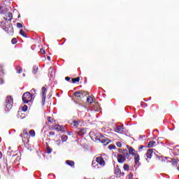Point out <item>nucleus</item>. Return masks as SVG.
<instances>
[{"label":"nucleus","instance_id":"nucleus-13","mask_svg":"<svg viewBox=\"0 0 179 179\" xmlns=\"http://www.w3.org/2000/svg\"><path fill=\"white\" fill-rule=\"evenodd\" d=\"M85 134H86V129H81L79 131H78V135H80V136H82L83 135H85Z\"/></svg>","mask_w":179,"mask_h":179},{"label":"nucleus","instance_id":"nucleus-49","mask_svg":"<svg viewBox=\"0 0 179 179\" xmlns=\"http://www.w3.org/2000/svg\"><path fill=\"white\" fill-rule=\"evenodd\" d=\"M0 9H1V7H0Z\"/></svg>","mask_w":179,"mask_h":179},{"label":"nucleus","instance_id":"nucleus-14","mask_svg":"<svg viewBox=\"0 0 179 179\" xmlns=\"http://www.w3.org/2000/svg\"><path fill=\"white\" fill-rule=\"evenodd\" d=\"M66 164H68L69 166H71V167L72 166H75V162L71 160H66Z\"/></svg>","mask_w":179,"mask_h":179},{"label":"nucleus","instance_id":"nucleus-18","mask_svg":"<svg viewBox=\"0 0 179 179\" xmlns=\"http://www.w3.org/2000/svg\"><path fill=\"white\" fill-rule=\"evenodd\" d=\"M87 102L89 104H92V103H93V98L92 96H88L87 99Z\"/></svg>","mask_w":179,"mask_h":179},{"label":"nucleus","instance_id":"nucleus-38","mask_svg":"<svg viewBox=\"0 0 179 179\" xmlns=\"http://www.w3.org/2000/svg\"><path fill=\"white\" fill-rule=\"evenodd\" d=\"M65 79L66 80H67V82H69V80H71V78L69 77H66Z\"/></svg>","mask_w":179,"mask_h":179},{"label":"nucleus","instance_id":"nucleus-45","mask_svg":"<svg viewBox=\"0 0 179 179\" xmlns=\"http://www.w3.org/2000/svg\"><path fill=\"white\" fill-rule=\"evenodd\" d=\"M33 92H36V90L32 89V90H31V93H33Z\"/></svg>","mask_w":179,"mask_h":179},{"label":"nucleus","instance_id":"nucleus-21","mask_svg":"<svg viewBox=\"0 0 179 179\" xmlns=\"http://www.w3.org/2000/svg\"><path fill=\"white\" fill-rule=\"evenodd\" d=\"M20 34H21V36H22L23 37H27L26 32H24V31H23V29H21L20 31Z\"/></svg>","mask_w":179,"mask_h":179},{"label":"nucleus","instance_id":"nucleus-39","mask_svg":"<svg viewBox=\"0 0 179 179\" xmlns=\"http://www.w3.org/2000/svg\"><path fill=\"white\" fill-rule=\"evenodd\" d=\"M49 134H50V135H52V136L55 135V134L54 132H52V131H50V132H49Z\"/></svg>","mask_w":179,"mask_h":179},{"label":"nucleus","instance_id":"nucleus-8","mask_svg":"<svg viewBox=\"0 0 179 179\" xmlns=\"http://www.w3.org/2000/svg\"><path fill=\"white\" fill-rule=\"evenodd\" d=\"M152 155H153V150L152 149L148 150L146 153L147 162H149V160L148 159H152Z\"/></svg>","mask_w":179,"mask_h":179},{"label":"nucleus","instance_id":"nucleus-33","mask_svg":"<svg viewBox=\"0 0 179 179\" xmlns=\"http://www.w3.org/2000/svg\"><path fill=\"white\" fill-rule=\"evenodd\" d=\"M116 145L117 146V148H121V146H122V144L121 143V142H117Z\"/></svg>","mask_w":179,"mask_h":179},{"label":"nucleus","instance_id":"nucleus-28","mask_svg":"<svg viewBox=\"0 0 179 179\" xmlns=\"http://www.w3.org/2000/svg\"><path fill=\"white\" fill-rule=\"evenodd\" d=\"M11 43H12V44H16V43H17V40L16 39V38H13L11 40Z\"/></svg>","mask_w":179,"mask_h":179},{"label":"nucleus","instance_id":"nucleus-37","mask_svg":"<svg viewBox=\"0 0 179 179\" xmlns=\"http://www.w3.org/2000/svg\"><path fill=\"white\" fill-rule=\"evenodd\" d=\"M41 52H42V54H45V50H44V49H41Z\"/></svg>","mask_w":179,"mask_h":179},{"label":"nucleus","instance_id":"nucleus-40","mask_svg":"<svg viewBox=\"0 0 179 179\" xmlns=\"http://www.w3.org/2000/svg\"><path fill=\"white\" fill-rule=\"evenodd\" d=\"M8 33H10L12 34L13 33V28H10V32Z\"/></svg>","mask_w":179,"mask_h":179},{"label":"nucleus","instance_id":"nucleus-17","mask_svg":"<svg viewBox=\"0 0 179 179\" xmlns=\"http://www.w3.org/2000/svg\"><path fill=\"white\" fill-rule=\"evenodd\" d=\"M68 141V136L66 135H63L62 136V142H66Z\"/></svg>","mask_w":179,"mask_h":179},{"label":"nucleus","instance_id":"nucleus-29","mask_svg":"<svg viewBox=\"0 0 179 179\" xmlns=\"http://www.w3.org/2000/svg\"><path fill=\"white\" fill-rule=\"evenodd\" d=\"M17 27H18V29H22V27H23V24H22V23L17 22Z\"/></svg>","mask_w":179,"mask_h":179},{"label":"nucleus","instance_id":"nucleus-46","mask_svg":"<svg viewBox=\"0 0 179 179\" xmlns=\"http://www.w3.org/2000/svg\"><path fill=\"white\" fill-rule=\"evenodd\" d=\"M0 159H2V152H0Z\"/></svg>","mask_w":179,"mask_h":179},{"label":"nucleus","instance_id":"nucleus-31","mask_svg":"<svg viewBox=\"0 0 179 179\" xmlns=\"http://www.w3.org/2000/svg\"><path fill=\"white\" fill-rule=\"evenodd\" d=\"M27 108H28L27 106V105H24V106L22 108V111L26 112V111H27Z\"/></svg>","mask_w":179,"mask_h":179},{"label":"nucleus","instance_id":"nucleus-48","mask_svg":"<svg viewBox=\"0 0 179 179\" xmlns=\"http://www.w3.org/2000/svg\"><path fill=\"white\" fill-rule=\"evenodd\" d=\"M108 143V142H106V145Z\"/></svg>","mask_w":179,"mask_h":179},{"label":"nucleus","instance_id":"nucleus-5","mask_svg":"<svg viewBox=\"0 0 179 179\" xmlns=\"http://www.w3.org/2000/svg\"><path fill=\"white\" fill-rule=\"evenodd\" d=\"M117 159L118 163H124V162L127 160V158H125V155L122 154H118Z\"/></svg>","mask_w":179,"mask_h":179},{"label":"nucleus","instance_id":"nucleus-34","mask_svg":"<svg viewBox=\"0 0 179 179\" xmlns=\"http://www.w3.org/2000/svg\"><path fill=\"white\" fill-rule=\"evenodd\" d=\"M47 152H48V154H50V153H51V152H52V150L48 147L47 148Z\"/></svg>","mask_w":179,"mask_h":179},{"label":"nucleus","instance_id":"nucleus-19","mask_svg":"<svg viewBox=\"0 0 179 179\" xmlns=\"http://www.w3.org/2000/svg\"><path fill=\"white\" fill-rule=\"evenodd\" d=\"M55 131H62V126L57 125L53 128Z\"/></svg>","mask_w":179,"mask_h":179},{"label":"nucleus","instance_id":"nucleus-47","mask_svg":"<svg viewBox=\"0 0 179 179\" xmlns=\"http://www.w3.org/2000/svg\"><path fill=\"white\" fill-rule=\"evenodd\" d=\"M177 169L179 171V166H178Z\"/></svg>","mask_w":179,"mask_h":179},{"label":"nucleus","instance_id":"nucleus-2","mask_svg":"<svg viewBox=\"0 0 179 179\" xmlns=\"http://www.w3.org/2000/svg\"><path fill=\"white\" fill-rule=\"evenodd\" d=\"M33 100V95L30 92H25L22 95V101L25 103H30Z\"/></svg>","mask_w":179,"mask_h":179},{"label":"nucleus","instance_id":"nucleus-4","mask_svg":"<svg viewBox=\"0 0 179 179\" xmlns=\"http://www.w3.org/2000/svg\"><path fill=\"white\" fill-rule=\"evenodd\" d=\"M96 162L98 163V164H100L101 166L104 167V166H106V162L104 161L103 157H98L96 158Z\"/></svg>","mask_w":179,"mask_h":179},{"label":"nucleus","instance_id":"nucleus-43","mask_svg":"<svg viewBox=\"0 0 179 179\" xmlns=\"http://www.w3.org/2000/svg\"><path fill=\"white\" fill-rule=\"evenodd\" d=\"M48 61H51V57L50 56L48 57Z\"/></svg>","mask_w":179,"mask_h":179},{"label":"nucleus","instance_id":"nucleus-20","mask_svg":"<svg viewBox=\"0 0 179 179\" xmlns=\"http://www.w3.org/2000/svg\"><path fill=\"white\" fill-rule=\"evenodd\" d=\"M155 143H156L155 141H150L148 143V148H153V146H155Z\"/></svg>","mask_w":179,"mask_h":179},{"label":"nucleus","instance_id":"nucleus-44","mask_svg":"<svg viewBox=\"0 0 179 179\" xmlns=\"http://www.w3.org/2000/svg\"><path fill=\"white\" fill-rule=\"evenodd\" d=\"M52 68L50 67V68L49 69V72H52Z\"/></svg>","mask_w":179,"mask_h":179},{"label":"nucleus","instance_id":"nucleus-9","mask_svg":"<svg viewBox=\"0 0 179 179\" xmlns=\"http://www.w3.org/2000/svg\"><path fill=\"white\" fill-rule=\"evenodd\" d=\"M80 123V121H79V120H74L71 123V125H72V127H74L75 128H78V127H79V124Z\"/></svg>","mask_w":179,"mask_h":179},{"label":"nucleus","instance_id":"nucleus-15","mask_svg":"<svg viewBox=\"0 0 179 179\" xmlns=\"http://www.w3.org/2000/svg\"><path fill=\"white\" fill-rule=\"evenodd\" d=\"M129 155H131L132 156H134L135 155H136L135 153V150L132 148H129Z\"/></svg>","mask_w":179,"mask_h":179},{"label":"nucleus","instance_id":"nucleus-1","mask_svg":"<svg viewBox=\"0 0 179 179\" xmlns=\"http://www.w3.org/2000/svg\"><path fill=\"white\" fill-rule=\"evenodd\" d=\"M13 106V99L12 96H7L6 99V111H9Z\"/></svg>","mask_w":179,"mask_h":179},{"label":"nucleus","instance_id":"nucleus-30","mask_svg":"<svg viewBox=\"0 0 179 179\" xmlns=\"http://www.w3.org/2000/svg\"><path fill=\"white\" fill-rule=\"evenodd\" d=\"M18 68L19 69H17V73H22L23 72V70L20 67H18Z\"/></svg>","mask_w":179,"mask_h":179},{"label":"nucleus","instance_id":"nucleus-35","mask_svg":"<svg viewBox=\"0 0 179 179\" xmlns=\"http://www.w3.org/2000/svg\"><path fill=\"white\" fill-rule=\"evenodd\" d=\"M48 121H49L50 122H52V117H48Z\"/></svg>","mask_w":179,"mask_h":179},{"label":"nucleus","instance_id":"nucleus-23","mask_svg":"<svg viewBox=\"0 0 179 179\" xmlns=\"http://www.w3.org/2000/svg\"><path fill=\"white\" fill-rule=\"evenodd\" d=\"M79 80H80V78L79 77L72 79L73 83H76V82H79Z\"/></svg>","mask_w":179,"mask_h":179},{"label":"nucleus","instance_id":"nucleus-11","mask_svg":"<svg viewBox=\"0 0 179 179\" xmlns=\"http://www.w3.org/2000/svg\"><path fill=\"white\" fill-rule=\"evenodd\" d=\"M139 160H140L139 155L136 154L134 155V163H135V164H138V163H139Z\"/></svg>","mask_w":179,"mask_h":179},{"label":"nucleus","instance_id":"nucleus-36","mask_svg":"<svg viewBox=\"0 0 179 179\" xmlns=\"http://www.w3.org/2000/svg\"><path fill=\"white\" fill-rule=\"evenodd\" d=\"M56 143L59 146V145H61V140L57 141Z\"/></svg>","mask_w":179,"mask_h":179},{"label":"nucleus","instance_id":"nucleus-6","mask_svg":"<svg viewBox=\"0 0 179 179\" xmlns=\"http://www.w3.org/2000/svg\"><path fill=\"white\" fill-rule=\"evenodd\" d=\"M21 137L22 138V141L26 142V139L29 138V134L27 133V130H24L23 134H21Z\"/></svg>","mask_w":179,"mask_h":179},{"label":"nucleus","instance_id":"nucleus-22","mask_svg":"<svg viewBox=\"0 0 179 179\" xmlns=\"http://www.w3.org/2000/svg\"><path fill=\"white\" fill-rule=\"evenodd\" d=\"M29 135L34 138V136H36V131H34V130H31L29 131Z\"/></svg>","mask_w":179,"mask_h":179},{"label":"nucleus","instance_id":"nucleus-24","mask_svg":"<svg viewBox=\"0 0 179 179\" xmlns=\"http://www.w3.org/2000/svg\"><path fill=\"white\" fill-rule=\"evenodd\" d=\"M115 173L117 174V176L121 174V170H120V169H118V168L116 169L115 170Z\"/></svg>","mask_w":179,"mask_h":179},{"label":"nucleus","instance_id":"nucleus-16","mask_svg":"<svg viewBox=\"0 0 179 179\" xmlns=\"http://www.w3.org/2000/svg\"><path fill=\"white\" fill-rule=\"evenodd\" d=\"M81 94H83V92L79 91V92H75L74 96H76V97H80Z\"/></svg>","mask_w":179,"mask_h":179},{"label":"nucleus","instance_id":"nucleus-10","mask_svg":"<svg viewBox=\"0 0 179 179\" xmlns=\"http://www.w3.org/2000/svg\"><path fill=\"white\" fill-rule=\"evenodd\" d=\"M92 167H94V169H99V163H97L96 159L92 161Z\"/></svg>","mask_w":179,"mask_h":179},{"label":"nucleus","instance_id":"nucleus-26","mask_svg":"<svg viewBox=\"0 0 179 179\" xmlns=\"http://www.w3.org/2000/svg\"><path fill=\"white\" fill-rule=\"evenodd\" d=\"M177 163H178V161L177 159H172L173 166H177Z\"/></svg>","mask_w":179,"mask_h":179},{"label":"nucleus","instance_id":"nucleus-12","mask_svg":"<svg viewBox=\"0 0 179 179\" xmlns=\"http://www.w3.org/2000/svg\"><path fill=\"white\" fill-rule=\"evenodd\" d=\"M6 20H12L13 16L11 13H8L6 17H5Z\"/></svg>","mask_w":179,"mask_h":179},{"label":"nucleus","instance_id":"nucleus-27","mask_svg":"<svg viewBox=\"0 0 179 179\" xmlns=\"http://www.w3.org/2000/svg\"><path fill=\"white\" fill-rule=\"evenodd\" d=\"M108 149H110V150H113L115 149V145H110L108 146Z\"/></svg>","mask_w":179,"mask_h":179},{"label":"nucleus","instance_id":"nucleus-41","mask_svg":"<svg viewBox=\"0 0 179 179\" xmlns=\"http://www.w3.org/2000/svg\"><path fill=\"white\" fill-rule=\"evenodd\" d=\"M129 179H132V173H129Z\"/></svg>","mask_w":179,"mask_h":179},{"label":"nucleus","instance_id":"nucleus-3","mask_svg":"<svg viewBox=\"0 0 179 179\" xmlns=\"http://www.w3.org/2000/svg\"><path fill=\"white\" fill-rule=\"evenodd\" d=\"M115 132L117 134H124V126L123 125H117L114 127Z\"/></svg>","mask_w":179,"mask_h":179},{"label":"nucleus","instance_id":"nucleus-7","mask_svg":"<svg viewBox=\"0 0 179 179\" xmlns=\"http://www.w3.org/2000/svg\"><path fill=\"white\" fill-rule=\"evenodd\" d=\"M42 101L44 103L45 101V94H47V89L45 87H42Z\"/></svg>","mask_w":179,"mask_h":179},{"label":"nucleus","instance_id":"nucleus-32","mask_svg":"<svg viewBox=\"0 0 179 179\" xmlns=\"http://www.w3.org/2000/svg\"><path fill=\"white\" fill-rule=\"evenodd\" d=\"M99 141H100L101 142H102V143H106L107 142V141H106V139H103V137H101V138H99Z\"/></svg>","mask_w":179,"mask_h":179},{"label":"nucleus","instance_id":"nucleus-42","mask_svg":"<svg viewBox=\"0 0 179 179\" xmlns=\"http://www.w3.org/2000/svg\"><path fill=\"white\" fill-rule=\"evenodd\" d=\"M143 148H145L143 145H141L138 148V149H143Z\"/></svg>","mask_w":179,"mask_h":179},{"label":"nucleus","instance_id":"nucleus-25","mask_svg":"<svg viewBox=\"0 0 179 179\" xmlns=\"http://www.w3.org/2000/svg\"><path fill=\"white\" fill-rule=\"evenodd\" d=\"M123 169L126 171H128V170H129V166H128V164H124Z\"/></svg>","mask_w":179,"mask_h":179}]
</instances>
